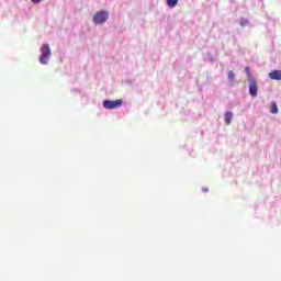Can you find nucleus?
I'll use <instances>...</instances> for the list:
<instances>
[{"label":"nucleus","mask_w":281,"mask_h":281,"mask_svg":"<svg viewBox=\"0 0 281 281\" xmlns=\"http://www.w3.org/2000/svg\"><path fill=\"white\" fill-rule=\"evenodd\" d=\"M40 52L42 54L40 57L41 65H48L49 58H52V48L49 47V44H43Z\"/></svg>","instance_id":"1"},{"label":"nucleus","mask_w":281,"mask_h":281,"mask_svg":"<svg viewBox=\"0 0 281 281\" xmlns=\"http://www.w3.org/2000/svg\"><path fill=\"white\" fill-rule=\"evenodd\" d=\"M92 21L95 25H104V23H106V21H109V11L108 10L98 11L93 15Z\"/></svg>","instance_id":"2"},{"label":"nucleus","mask_w":281,"mask_h":281,"mask_svg":"<svg viewBox=\"0 0 281 281\" xmlns=\"http://www.w3.org/2000/svg\"><path fill=\"white\" fill-rule=\"evenodd\" d=\"M122 104H123L122 99H117L115 101L104 100L103 101V109H109V110L117 109V108L122 106Z\"/></svg>","instance_id":"3"},{"label":"nucleus","mask_w":281,"mask_h":281,"mask_svg":"<svg viewBox=\"0 0 281 281\" xmlns=\"http://www.w3.org/2000/svg\"><path fill=\"white\" fill-rule=\"evenodd\" d=\"M248 87L251 98H256L258 95V82H256V79H250L248 81Z\"/></svg>","instance_id":"4"},{"label":"nucleus","mask_w":281,"mask_h":281,"mask_svg":"<svg viewBox=\"0 0 281 281\" xmlns=\"http://www.w3.org/2000/svg\"><path fill=\"white\" fill-rule=\"evenodd\" d=\"M268 76L270 80H281V70H273Z\"/></svg>","instance_id":"5"},{"label":"nucleus","mask_w":281,"mask_h":281,"mask_svg":"<svg viewBox=\"0 0 281 281\" xmlns=\"http://www.w3.org/2000/svg\"><path fill=\"white\" fill-rule=\"evenodd\" d=\"M232 120H234V113L226 112L224 115V122H225L226 126H229V124H232Z\"/></svg>","instance_id":"6"},{"label":"nucleus","mask_w":281,"mask_h":281,"mask_svg":"<svg viewBox=\"0 0 281 281\" xmlns=\"http://www.w3.org/2000/svg\"><path fill=\"white\" fill-rule=\"evenodd\" d=\"M228 80L232 83V86L234 87V85H236V74H234V71H228Z\"/></svg>","instance_id":"7"},{"label":"nucleus","mask_w":281,"mask_h":281,"mask_svg":"<svg viewBox=\"0 0 281 281\" xmlns=\"http://www.w3.org/2000/svg\"><path fill=\"white\" fill-rule=\"evenodd\" d=\"M239 25L240 27H247V25H249V20L247 18H240Z\"/></svg>","instance_id":"8"},{"label":"nucleus","mask_w":281,"mask_h":281,"mask_svg":"<svg viewBox=\"0 0 281 281\" xmlns=\"http://www.w3.org/2000/svg\"><path fill=\"white\" fill-rule=\"evenodd\" d=\"M177 3H179V0H167L168 8H177Z\"/></svg>","instance_id":"9"},{"label":"nucleus","mask_w":281,"mask_h":281,"mask_svg":"<svg viewBox=\"0 0 281 281\" xmlns=\"http://www.w3.org/2000/svg\"><path fill=\"white\" fill-rule=\"evenodd\" d=\"M245 74L247 76V80H255L254 76H251V70L249 69V67H245Z\"/></svg>","instance_id":"10"},{"label":"nucleus","mask_w":281,"mask_h":281,"mask_svg":"<svg viewBox=\"0 0 281 281\" xmlns=\"http://www.w3.org/2000/svg\"><path fill=\"white\" fill-rule=\"evenodd\" d=\"M278 104H276V102H272L271 103V110H270V112L273 114V115H276V114H278Z\"/></svg>","instance_id":"11"},{"label":"nucleus","mask_w":281,"mask_h":281,"mask_svg":"<svg viewBox=\"0 0 281 281\" xmlns=\"http://www.w3.org/2000/svg\"><path fill=\"white\" fill-rule=\"evenodd\" d=\"M32 1V3H34L35 5H37V3H41V1H43V0H31Z\"/></svg>","instance_id":"12"},{"label":"nucleus","mask_w":281,"mask_h":281,"mask_svg":"<svg viewBox=\"0 0 281 281\" xmlns=\"http://www.w3.org/2000/svg\"><path fill=\"white\" fill-rule=\"evenodd\" d=\"M204 192H209V189L207 188H203L202 189Z\"/></svg>","instance_id":"13"}]
</instances>
